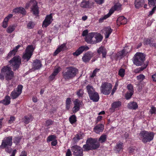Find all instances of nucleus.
I'll return each instance as SVG.
<instances>
[{"mask_svg":"<svg viewBox=\"0 0 156 156\" xmlns=\"http://www.w3.org/2000/svg\"><path fill=\"white\" fill-rule=\"evenodd\" d=\"M89 49V47L87 46H82L78 48L76 51L73 53V55L74 56H77L83 51H87Z\"/></svg>","mask_w":156,"mask_h":156,"instance_id":"dca6fc26","label":"nucleus"},{"mask_svg":"<svg viewBox=\"0 0 156 156\" xmlns=\"http://www.w3.org/2000/svg\"><path fill=\"white\" fill-rule=\"evenodd\" d=\"M52 20L53 19L51 14L47 15L43 21L42 27H46L51 23Z\"/></svg>","mask_w":156,"mask_h":156,"instance_id":"2eb2a0df","label":"nucleus"},{"mask_svg":"<svg viewBox=\"0 0 156 156\" xmlns=\"http://www.w3.org/2000/svg\"><path fill=\"white\" fill-rule=\"evenodd\" d=\"M144 0H135L134 5L136 8H139L142 7L144 4Z\"/></svg>","mask_w":156,"mask_h":156,"instance_id":"a878e982","label":"nucleus"},{"mask_svg":"<svg viewBox=\"0 0 156 156\" xmlns=\"http://www.w3.org/2000/svg\"><path fill=\"white\" fill-rule=\"evenodd\" d=\"M118 84H115V86L113 88L112 91L111 93V94L113 95L114 94L115 92V91L117 89V88L118 86Z\"/></svg>","mask_w":156,"mask_h":156,"instance_id":"338daca9","label":"nucleus"},{"mask_svg":"<svg viewBox=\"0 0 156 156\" xmlns=\"http://www.w3.org/2000/svg\"><path fill=\"white\" fill-rule=\"evenodd\" d=\"M20 7H17L15 8L13 10V12L15 13H20Z\"/></svg>","mask_w":156,"mask_h":156,"instance_id":"680f3d73","label":"nucleus"},{"mask_svg":"<svg viewBox=\"0 0 156 156\" xmlns=\"http://www.w3.org/2000/svg\"><path fill=\"white\" fill-rule=\"evenodd\" d=\"M150 5H154L156 4V0H148Z\"/></svg>","mask_w":156,"mask_h":156,"instance_id":"6e6d98bb","label":"nucleus"},{"mask_svg":"<svg viewBox=\"0 0 156 156\" xmlns=\"http://www.w3.org/2000/svg\"><path fill=\"white\" fill-rule=\"evenodd\" d=\"M13 16V15L12 14H10L8 15L4 19L5 20L7 21H8L9 20L12 18Z\"/></svg>","mask_w":156,"mask_h":156,"instance_id":"69168bd1","label":"nucleus"},{"mask_svg":"<svg viewBox=\"0 0 156 156\" xmlns=\"http://www.w3.org/2000/svg\"><path fill=\"white\" fill-rule=\"evenodd\" d=\"M54 123V122L51 119L47 120L45 122V126L47 127H49L52 125Z\"/></svg>","mask_w":156,"mask_h":156,"instance_id":"a19ab883","label":"nucleus"},{"mask_svg":"<svg viewBox=\"0 0 156 156\" xmlns=\"http://www.w3.org/2000/svg\"><path fill=\"white\" fill-rule=\"evenodd\" d=\"M127 22V20L123 16H121L119 17L117 20V25H119L120 24H125Z\"/></svg>","mask_w":156,"mask_h":156,"instance_id":"b1692460","label":"nucleus"},{"mask_svg":"<svg viewBox=\"0 0 156 156\" xmlns=\"http://www.w3.org/2000/svg\"><path fill=\"white\" fill-rule=\"evenodd\" d=\"M94 32L88 33L85 37V41L88 44H94Z\"/></svg>","mask_w":156,"mask_h":156,"instance_id":"ddd939ff","label":"nucleus"},{"mask_svg":"<svg viewBox=\"0 0 156 156\" xmlns=\"http://www.w3.org/2000/svg\"><path fill=\"white\" fill-rule=\"evenodd\" d=\"M20 47L21 45H19L14 48L13 50L9 53L8 57H10L12 55H14L17 52L18 49Z\"/></svg>","mask_w":156,"mask_h":156,"instance_id":"c85d7f7f","label":"nucleus"},{"mask_svg":"<svg viewBox=\"0 0 156 156\" xmlns=\"http://www.w3.org/2000/svg\"><path fill=\"white\" fill-rule=\"evenodd\" d=\"M71 152L69 149L67 150L66 152V156H72Z\"/></svg>","mask_w":156,"mask_h":156,"instance_id":"774afa93","label":"nucleus"},{"mask_svg":"<svg viewBox=\"0 0 156 156\" xmlns=\"http://www.w3.org/2000/svg\"><path fill=\"white\" fill-rule=\"evenodd\" d=\"M21 139V137L20 136L16 137L13 139L14 142L17 144L20 142Z\"/></svg>","mask_w":156,"mask_h":156,"instance_id":"3c124183","label":"nucleus"},{"mask_svg":"<svg viewBox=\"0 0 156 156\" xmlns=\"http://www.w3.org/2000/svg\"><path fill=\"white\" fill-rule=\"evenodd\" d=\"M33 68L35 69H40L42 66L41 61L39 60L36 59L32 63Z\"/></svg>","mask_w":156,"mask_h":156,"instance_id":"aec40b11","label":"nucleus"},{"mask_svg":"<svg viewBox=\"0 0 156 156\" xmlns=\"http://www.w3.org/2000/svg\"><path fill=\"white\" fill-rule=\"evenodd\" d=\"M82 103V101L78 99H76L75 100L73 101L74 107L73 108V113H75L79 110Z\"/></svg>","mask_w":156,"mask_h":156,"instance_id":"4468645a","label":"nucleus"},{"mask_svg":"<svg viewBox=\"0 0 156 156\" xmlns=\"http://www.w3.org/2000/svg\"><path fill=\"white\" fill-rule=\"evenodd\" d=\"M12 137L9 136L5 137L2 140L1 145L0 146V148H6L5 151L10 153L12 151V149L10 147L12 144Z\"/></svg>","mask_w":156,"mask_h":156,"instance_id":"20e7f679","label":"nucleus"},{"mask_svg":"<svg viewBox=\"0 0 156 156\" xmlns=\"http://www.w3.org/2000/svg\"><path fill=\"white\" fill-rule=\"evenodd\" d=\"M15 118L14 116H11L10 118V119L9 120V123L10 124H12L15 121Z\"/></svg>","mask_w":156,"mask_h":156,"instance_id":"bf43d9fd","label":"nucleus"},{"mask_svg":"<svg viewBox=\"0 0 156 156\" xmlns=\"http://www.w3.org/2000/svg\"><path fill=\"white\" fill-rule=\"evenodd\" d=\"M86 89L89 95L95 91L93 87L91 86L87 85L86 87Z\"/></svg>","mask_w":156,"mask_h":156,"instance_id":"f704fd0d","label":"nucleus"},{"mask_svg":"<svg viewBox=\"0 0 156 156\" xmlns=\"http://www.w3.org/2000/svg\"><path fill=\"white\" fill-rule=\"evenodd\" d=\"M127 88L129 90V92H131L132 91L133 92V86L131 84H128L127 86Z\"/></svg>","mask_w":156,"mask_h":156,"instance_id":"13d9d810","label":"nucleus"},{"mask_svg":"<svg viewBox=\"0 0 156 156\" xmlns=\"http://www.w3.org/2000/svg\"><path fill=\"white\" fill-rule=\"evenodd\" d=\"M116 149L118 151H119L123 148V143L119 142L117 143L116 146Z\"/></svg>","mask_w":156,"mask_h":156,"instance_id":"e433bc0d","label":"nucleus"},{"mask_svg":"<svg viewBox=\"0 0 156 156\" xmlns=\"http://www.w3.org/2000/svg\"><path fill=\"white\" fill-rule=\"evenodd\" d=\"M61 69V68L59 67L55 69L52 73L49 76L50 79L51 80H53L54 79L55 76L60 71Z\"/></svg>","mask_w":156,"mask_h":156,"instance_id":"bb28decb","label":"nucleus"},{"mask_svg":"<svg viewBox=\"0 0 156 156\" xmlns=\"http://www.w3.org/2000/svg\"><path fill=\"white\" fill-rule=\"evenodd\" d=\"M74 156H83V150L80 146L75 145L71 147Z\"/></svg>","mask_w":156,"mask_h":156,"instance_id":"f8f14e48","label":"nucleus"},{"mask_svg":"<svg viewBox=\"0 0 156 156\" xmlns=\"http://www.w3.org/2000/svg\"><path fill=\"white\" fill-rule=\"evenodd\" d=\"M76 93L78 97H82L84 94L83 90L82 89L78 90Z\"/></svg>","mask_w":156,"mask_h":156,"instance_id":"58836bf2","label":"nucleus"},{"mask_svg":"<svg viewBox=\"0 0 156 156\" xmlns=\"http://www.w3.org/2000/svg\"><path fill=\"white\" fill-rule=\"evenodd\" d=\"M30 5H32L31 9L33 14L35 15H37L39 10L37 2L35 0H31L30 2L26 4V8H27Z\"/></svg>","mask_w":156,"mask_h":156,"instance_id":"1a4fd4ad","label":"nucleus"},{"mask_svg":"<svg viewBox=\"0 0 156 156\" xmlns=\"http://www.w3.org/2000/svg\"><path fill=\"white\" fill-rule=\"evenodd\" d=\"M16 26L13 25L9 26L7 29V31L9 33H12L15 29Z\"/></svg>","mask_w":156,"mask_h":156,"instance_id":"4c0bfd02","label":"nucleus"},{"mask_svg":"<svg viewBox=\"0 0 156 156\" xmlns=\"http://www.w3.org/2000/svg\"><path fill=\"white\" fill-rule=\"evenodd\" d=\"M10 97L8 95H6L3 100L0 101V103L5 105H8L10 103Z\"/></svg>","mask_w":156,"mask_h":156,"instance_id":"c756f323","label":"nucleus"},{"mask_svg":"<svg viewBox=\"0 0 156 156\" xmlns=\"http://www.w3.org/2000/svg\"><path fill=\"white\" fill-rule=\"evenodd\" d=\"M78 72V69L76 68L72 67H67L63 72V76L65 79H69L74 77Z\"/></svg>","mask_w":156,"mask_h":156,"instance_id":"7ed1b4c3","label":"nucleus"},{"mask_svg":"<svg viewBox=\"0 0 156 156\" xmlns=\"http://www.w3.org/2000/svg\"><path fill=\"white\" fill-rule=\"evenodd\" d=\"M144 45H149L150 46H154L155 44L153 43V41L149 39H147L144 40Z\"/></svg>","mask_w":156,"mask_h":156,"instance_id":"c9c22d12","label":"nucleus"},{"mask_svg":"<svg viewBox=\"0 0 156 156\" xmlns=\"http://www.w3.org/2000/svg\"><path fill=\"white\" fill-rule=\"evenodd\" d=\"M111 14H110V13H109H109L107 14V15H106L104 17H102L101 18H100L99 20V22L100 23H101L104 21V20L106 19Z\"/></svg>","mask_w":156,"mask_h":156,"instance_id":"8fccbe9b","label":"nucleus"},{"mask_svg":"<svg viewBox=\"0 0 156 156\" xmlns=\"http://www.w3.org/2000/svg\"><path fill=\"white\" fill-rule=\"evenodd\" d=\"M89 96L90 99L94 102H97L99 99V94L96 91L92 93Z\"/></svg>","mask_w":156,"mask_h":156,"instance_id":"412c9836","label":"nucleus"},{"mask_svg":"<svg viewBox=\"0 0 156 156\" xmlns=\"http://www.w3.org/2000/svg\"><path fill=\"white\" fill-rule=\"evenodd\" d=\"M147 66V65H145L144 66H142L140 68L134 70V72L136 73H138L145 69L146 68Z\"/></svg>","mask_w":156,"mask_h":156,"instance_id":"49530a36","label":"nucleus"},{"mask_svg":"<svg viewBox=\"0 0 156 156\" xmlns=\"http://www.w3.org/2000/svg\"><path fill=\"white\" fill-rule=\"evenodd\" d=\"M145 57L144 54L140 52L136 53L134 58V64L138 66L141 65L145 60Z\"/></svg>","mask_w":156,"mask_h":156,"instance_id":"0eeeda50","label":"nucleus"},{"mask_svg":"<svg viewBox=\"0 0 156 156\" xmlns=\"http://www.w3.org/2000/svg\"><path fill=\"white\" fill-rule=\"evenodd\" d=\"M104 129V125L102 123L99 124L94 127L93 129V131L96 133L99 134L100 132H102L103 131Z\"/></svg>","mask_w":156,"mask_h":156,"instance_id":"f3484780","label":"nucleus"},{"mask_svg":"<svg viewBox=\"0 0 156 156\" xmlns=\"http://www.w3.org/2000/svg\"><path fill=\"white\" fill-rule=\"evenodd\" d=\"M14 77V74L11 68L9 66H5L2 67L0 73V79L3 80L4 79L7 81L6 87L8 89L12 87L13 84L12 82L10 83V81Z\"/></svg>","mask_w":156,"mask_h":156,"instance_id":"f257e3e1","label":"nucleus"},{"mask_svg":"<svg viewBox=\"0 0 156 156\" xmlns=\"http://www.w3.org/2000/svg\"><path fill=\"white\" fill-rule=\"evenodd\" d=\"M112 88V85L111 83L107 82H103L100 87L101 92L105 95H108L111 92Z\"/></svg>","mask_w":156,"mask_h":156,"instance_id":"423d86ee","label":"nucleus"},{"mask_svg":"<svg viewBox=\"0 0 156 156\" xmlns=\"http://www.w3.org/2000/svg\"><path fill=\"white\" fill-rule=\"evenodd\" d=\"M97 141L96 139L92 138H88L86 141V144L83 145V148L85 151H88L92 149H96L99 147V145L96 143Z\"/></svg>","mask_w":156,"mask_h":156,"instance_id":"f03ea898","label":"nucleus"},{"mask_svg":"<svg viewBox=\"0 0 156 156\" xmlns=\"http://www.w3.org/2000/svg\"><path fill=\"white\" fill-rule=\"evenodd\" d=\"M133 92H128L125 95L126 98L127 99H129L133 95Z\"/></svg>","mask_w":156,"mask_h":156,"instance_id":"09e8293b","label":"nucleus"},{"mask_svg":"<svg viewBox=\"0 0 156 156\" xmlns=\"http://www.w3.org/2000/svg\"><path fill=\"white\" fill-rule=\"evenodd\" d=\"M33 117L30 116L28 117L27 116H25L23 119V121L26 124L29 123L30 122L33 120Z\"/></svg>","mask_w":156,"mask_h":156,"instance_id":"72a5a7b5","label":"nucleus"},{"mask_svg":"<svg viewBox=\"0 0 156 156\" xmlns=\"http://www.w3.org/2000/svg\"><path fill=\"white\" fill-rule=\"evenodd\" d=\"M66 48V44L63 43L61 44L58 48L55 50L54 53V55H57L61 51H63L65 50Z\"/></svg>","mask_w":156,"mask_h":156,"instance_id":"393cba45","label":"nucleus"},{"mask_svg":"<svg viewBox=\"0 0 156 156\" xmlns=\"http://www.w3.org/2000/svg\"><path fill=\"white\" fill-rule=\"evenodd\" d=\"M156 10V6H155L152 8L151 11H150L148 16H151L154 12Z\"/></svg>","mask_w":156,"mask_h":156,"instance_id":"052dcab7","label":"nucleus"},{"mask_svg":"<svg viewBox=\"0 0 156 156\" xmlns=\"http://www.w3.org/2000/svg\"><path fill=\"white\" fill-rule=\"evenodd\" d=\"M99 70V69H96L93 71L92 75L90 76V77L93 78L96 75V73L98 72Z\"/></svg>","mask_w":156,"mask_h":156,"instance_id":"864d4df0","label":"nucleus"},{"mask_svg":"<svg viewBox=\"0 0 156 156\" xmlns=\"http://www.w3.org/2000/svg\"><path fill=\"white\" fill-rule=\"evenodd\" d=\"M121 9V5L119 3H118L116 4L114 6L110 9L109 12V13H110V14L111 15L114 11H119Z\"/></svg>","mask_w":156,"mask_h":156,"instance_id":"5701e85b","label":"nucleus"},{"mask_svg":"<svg viewBox=\"0 0 156 156\" xmlns=\"http://www.w3.org/2000/svg\"><path fill=\"white\" fill-rule=\"evenodd\" d=\"M81 139L82 137L80 135L77 134L75 136V137L73 138V140L74 141L75 143H76Z\"/></svg>","mask_w":156,"mask_h":156,"instance_id":"a18cd8bd","label":"nucleus"},{"mask_svg":"<svg viewBox=\"0 0 156 156\" xmlns=\"http://www.w3.org/2000/svg\"><path fill=\"white\" fill-rule=\"evenodd\" d=\"M20 13H21L23 15L26 14V12L25 9L23 7H20Z\"/></svg>","mask_w":156,"mask_h":156,"instance_id":"4d7b16f0","label":"nucleus"},{"mask_svg":"<svg viewBox=\"0 0 156 156\" xmlns=\"http://www.w3.org/2000/svg\"><path fill=\"white\" fill-rule=\"evenodd\" d=\"M93 56V54L90 52H87L85 53L82 57L83 61L85 62H88Z\"/></svg>","mask_w":156,"mask_h":156,"instance_id":"6ab92c4d","label":"nucleus"},{"mask_svg":"<svg viewBox=\"0 0 156 156\" xmlns=\"http://www.w3.org/2000/svg\"><path fill=\"white\" fill-rule=\"evenodd\" d=\"M118 74L121 77H124L125 74V70L123 69H120L119 70Z\"/></svg>","mask_w":156,"mask_h":156,"instance_id":"de8ad7c7","label":"nucleus"},{"mask_svg":"<svg viewBox=\"0 0 156 156\" xmlns=\"http://www.w3.org/2000/svg\"><path fill=\"white\" fill-rule=\"evenodd\" d=\"M35 25L34 23L30 22L27 24V27L29 29H32L33 28Z\"/></svg>","mask_w":156,"mask_h":156,"instance_id":"5fc2aeb1","label":"nucleus"},{"mask_svg":"<svg viewBox=\"0 0 156 156\" xmlns=\"http://www.w3.org/2000/svg\"><path fill=\"white\" fill-rule=\"evenodd\" d=\"M34 50L32 45H28L27 48L25 53L23 55V58L24 59L28 61L31 58L33 54V52Z\"/></svg>","mask_w":156,"mask_h":156,"instance_id":"9d476101","label":"nucleus"},{"mask_svg":"<svg viewBox=\"0 0 156 156\" xmlns=\"http://www.w3.org/2000/svg\"><path fill=\"white\" fill-rule=\"evenodd\" d=\"M128 108L130 109H136L138 108V105L135 102H131L128 105Z\"/></svg>","mask_w":156,"mask_h":156,"instance_id":"7c9ffc66","label":"nucleus"},{"mask_svg":"<svg viewBox=\"0 0 156 156\" xmlns=\"http://www.w3.org/2000/svg\"><path fill=\"white\" fill-rule=\"evenodd\" d=\"M156 110V108L154 107H152L150 110V112L151 114L155 113Z\"/></svg>","mask_w":156,"mask_h":156,"instance_id":"0e129e2a","label":"nucleus"},{"mask_svg":"<svg viewBox=\"0 0 156 156\" xmlns=\"http://www.w3.org/2000/svg\"><path fill=\"white\" fill-rule=\"evenodd\" d=\"M98 52L99 55L102 54L103 58H105L107 54V51L104 47H101L98 50Z\"/></svg>","mask_w":156,"mask_h":156,"instance_id":"cd10ccee","label":"nucleus"},{"mask_svg":"<svg viewBox=\"0 0 156 156\" xmlns=\"http://www.w3.org/2000/svg\"><path fill=\"white\" fill-rule=\"evenodd\" d=\"M10 64L14 71L18 69L21 63V58L19 56H16L9 61Z\"/></svg>","mask_w":156,"mask_h":156,"instance_id":"6e6552de","label":"nucleus"},{"mask_svg":"<svg viewBox=\"0 0 156 156\" xmlns=\"http://www.w3.org/2000/svg\"><path fill=\"white\" fill-rule=\"evenodd\" d=\"M23 87L21 85H19L10 94V97L12 99L17 98L21 94Z\"/></svg>","mask_w":156,"mask_h":156,"instance_id":"9b49d317","label":"nucleus"},{"mask_svg":"<svg viewBox=\"0 0 156 156\" xmlns=\"http://www.w3.org/2000/svg\"><path fill=\"white\" fill-rule=\"evenodd\" d=\"M69 121L71 124L75 122L76 121V117L75 115H73L69 118Z\"/></svg>","mask_w":156,"mask_h":156,"instance_id":"79ce46f5","label":"nucleus"},{"mask_svg":"<svg viewBox=\"0 0 156 156\" xmlns=\"http://www.w3.org/2000/svg\"><path fill=\"white\" fill-rule=\"evenodd\" d=\"M89 2L86 0H83L81 2L80 6L83 8H87L89 6Z\"/></svg>","mask_w":156,"mask_h":156,"instance_id":"473e14b6","label":"nucleus"},{"mask_svg":"<svg viewBox=\"0 0 156 156\" xmlns=\"http://www.w3.org/2000/svg\"><path fill=\"white\" fill-rule=\"evenodd\" d=\"M121 105V102L119 101L113 102L111 105V108H110V111L112 112H114L116 109H119Z\"/></svg>","mask_w":156,"mask_h":156,"instance_id":"a211bd4d","label":"nucleus"},{"mask_svg":"<svg viewBox=\"0 0 156 156\" xmlns=\"http://www.w3.org/2000/svg\"><path fill=\"white\" fill-rule=\"evenodd\" d=\"M56 138V136L55 135H51L47 138V141L49 142L54 140Z\"/></svg>","mask_w":156,"mask_h":156,"instance_id":"c03bdc74","label":"nucleus"},{"mask_svg":"<svg viewBox=\"0 0 156 156\" xmlns=\"http://www.w3.org/2000/svg\"><path fill=\"white\" fill-rule=\"evenodd\" d=\"M137 80H138L141 81H142L144 79L145 76L143 74H140L136 76Z\"/></svg>","mask_w":156,"mask_h":156,"instance_id":"603ef678","label":"nucleus"},{"mask_svg":"<svg viewBox=\"0 0 156 156\" xmlns=\"http://www.w3.org/2000/svg\"><path fill=\"white\" fill-rule=\"evenodd\" d=\"M105 38H108L112 33V30L109 27H107L105 28Z\"/></svg>","mask_w":156,"mask_h":156,"instance_id":"2f4dec72","label":"nucleus"},{"mask_svg":"<svg viewBox=\"0 0 156 156\" xmlns=\"http://www.w3.org/2000/svg\"><path fill=\"white\" fill-rule=\"evenodd\" d=\"M107 135L105 134L102 135L99 138L98 141L101 143L104 142L107 139Z\"/></svg>","mask_w":156,"mask_h":156,"instance_id":"ea45409f","label":"nucleus"},{"mask_svg":"<svg viewBox=\"0 0 156 156\" xmlns=\"http://www.w3.org/2000/svg\"><path fill=\"white\" fill-rule=\"evenodd\" d=\"M140 136L142 142L144 143H146L153 140L154 135L152 132L144 131L140 133Z\"/></svg>","mask_w":156,"mask_h":156,"instance_id":"39448f33","label":"nucleus"},{"mask_svg":"<svg viewBox=\"0 0 156 156\" xmlns=\"http://www.w3.org/2000/svg\"><path fill=\"white\" fill-rule=\"evenodd\" d=\"M94 44H96L100 42L102 40L103 36L97 32H94Z\"/></svg>","mask_w":156,"mask_h":156,"instance_id":"4be33fe9","label":"nucleus"},{"mask_svg":"<svg viewBox=\"0 0 156 156\" xmlns=\"http://www.w3.org/2000/svg\"><path fill=\"white\" fill-rule=\"evenodd\" d=\"M71 104V99L68 98L66 99V108L67 110H69L70 108Z\"/></svg>","mask_w":156,"mask_h":156,"instance_id":"37998d69","label":"nucleus"},{"mask_svg":"<svg viewBox=\"0 0 156 156\" xmlns=\"http://www.w3.org/2000/svg\"><path fill=\"white\" fill-rule=\"evenodd\" d=\"M8 21H7L5 20L4 19L2 23V27L4 28H6L8 25Z\"/></svg>","mask_w":156,"mask_h":156,"instance_id":"e2e57ef3","label":"nucleus"}]
</instances>
